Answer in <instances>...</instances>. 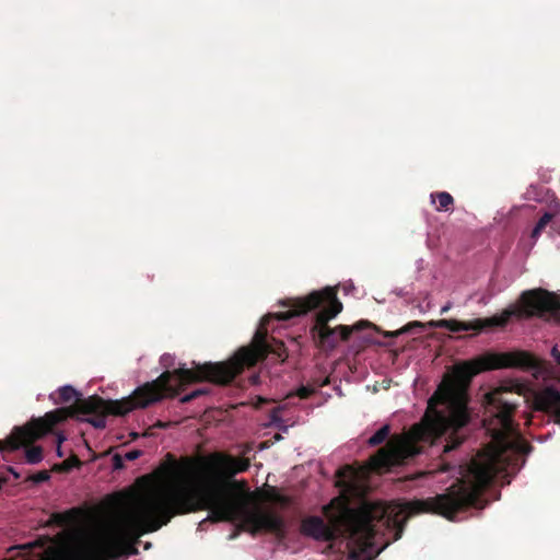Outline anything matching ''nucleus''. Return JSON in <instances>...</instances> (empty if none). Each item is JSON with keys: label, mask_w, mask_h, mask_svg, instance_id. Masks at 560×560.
Segmentation results:
<instances>
[{"label": "nucleus", "mask_w": 560, "mask_h": 560, "mask_svg": "<svg viewBox=\"0 0 560 560\" xmlns=\"http://www.w3.org/2000/svg\"><path fill=\"white\" fill-rule=\"evenodd\" d=\"M523 385L505 382L485 395L482 425L490 435V443L479 451L469 463L460 466V478L443 493L410 501L404 505L363 503L349 509L343 518L348 534V560H373L375 536L385 530L394 533V540L401 538L406 523L412 515L432 513L454 521L456 515L469 508L483 509V493L495 477L506 470L509 452L527 454L532 446L521 435L514 422Z\"/></svg>", "instance_id": "nucleus-1"}, {"label": "nucleus", "mask_w": 560, "mask_h": 560, "mask_svg": "<svg viewBox=\"0 0 560 560\" xmlns=\"http://www.w3.org/2000/svg\"><path fill=\"white\" fill-rule=\"evenodd\" d=\"M538 362L526 351L488 353L457 364L451 375L445 376L430 397L428 409L419 423L409 431L392 436L386 445L370 458V469L387 470L415 458L427 448L434 454L441 447L443 456L457 448L467 438V425L471 422L468 408V388L475 375L505 368L535 369ZM451 464L445 457L434 469L447 471Z\"/></svg>", "instance_id": "nucleus-2"}, {"label": "nucleus", "mask_w": 560, "mask_h": 560, "mask_svg": "<svg viewBox=\"0 0 560 560\" xmlns=\"http://www.w3.org/2000/svg\"><path fill=\"white\" fill-rule=\"evenodd\" d=\"M177 395L178 388L174 383V373L168 370L152 382L139 386L130 396L119 400H105L97 395L81 398L72 386L66 385L58 390V402L74 400L73 405L49 411L42 418L31 420L23 428H18L7 443L12 450L32 443L49 433L55 425L65 421L68 417H74L78 413L90 416L82 420L92 424L95 429H104L107 415L125 416L135 409L145 408L158 402L164 397H175Z\"/></svg>", "instance_id": "nucleus-3"}, {"label": "nucleus", "mask_w": 560, "mask_h": 560, "mask_svg": "<svg viewBox=\"0 0 560 560\" xmlns=\"http://www.w3.org/2000/svg\"><path fill=\"white\" fill-rule=\"evenodd\" d=\"M269 320L266 316L261 320V326L255 332L253 343L247 347L240 348L234 355L223 362H207L203 364H195V368L187 369L185 366L173 370L174 383L178 393L187 384L208 381L218 385H228L240 375L245 368H253L259 361L266 359L269 353L276 354L284 361L287 358L284 343L280 340L272 339L268 341L267 328L265 327Z\"/></svg>", "instance_id": "nucleus-4"}, {"label": "nucleus", "mask_w": 560, "mask_h": 560, "mask_svg": "<svg viewBox=\"0 0 560 560\" xmlns=\"http://www.w3.org/2000/svg\"><path fill=\"white\" fill-rule=\"evenodd\" d=\"M289 310L276 313L278 320H289L293 317L305 315L308 312L320 308L315 314V323L310 332L315 345L325 351L334 350L340 341H348L351 334L359 331L372 324L368 320H359L352 326L338 325L329 326V320L335 318L342 311V303L337 296L334 288L327 287L319 291H313L306 296L296 298L283 302Z\"/></svg>", "instance_id": "nucleus-5"}, {"label": "nucleus", "mask_w": 560, "mask_h": 560, "mask_svg": "<svg viewBox=\"0 0 560 560\" xmlns=\"http://www.w3.org/2000/svg\"><path fill=\"white\" fill-rule=\"evenodd\" d=\"M518 305L511 306L502 312L500 316L478 318L470 322L457 319H440L431 325L438 328L447 329L451 332L475 330L481 331L488 327H504L511 317L530 318L545 317L547 314L556 320L560 319V296L545 289L538 288L524 291L518 299Z\"/></svg>", "instance_id": "nucleus-6"}, {"label": "nucleus", "mask_w": 560, "mask_h": 560, "mask_svg": "<svg viewBox=\"0 0 560 560\" xmlns=\"http://www.w3.org/2000/svg\"><path fill=\"white\" fill-rule=\"evenodd\" d=\"M533 406L535 410L552 417L556 423L560 421V392L556 387L547 386L537 390L533 396Z\"/></svg>", "instance_id": "nucleus-7"}, {"label": "nucleus", "mask_w": 560, "mask_h": 560, "mask_svg": "<svg viewBox=\"0 0 560 560\" xmlns=\"http://www.w3.org/2000/svg\"><path fill=\"white\" fill-rule=\"evenodd\" d=\"M301 534L318 541H332L336 530L319 516H307L301 522Z\"/></svg>", "instance_id": "nucleus-8"}, {"label": "nucleus", "mask_w": 560, "mask_h": 560, "mask_svg": "<svg viewBox=\"0 0 560 560\" xmlns=\"http://www.w3.org/2000/svg\"><path fill=\"white\" fill-rule=\"evenodd\" d=\"M549 228L548 234L553 237L560 235V203L556 202L549 211H546L535 224L530 237L537 240L541 233Z\"/></svg>", "instance_id": "nucleus-9"}, {"label": "nucleus", "mask_w": 560, "mask_h": 560, "mask_svg": "<svg viewBox=\"0 0 560 560\" xmlns=\"http://www.w3.org/2000/svg\"><path fill=\"white\" fill-rule=\"evenodd\" d=\"M19 427H15L12 431V433L5 439V440H0V452H12V451H15V450H19L20 446L18 448H10L7 441L13 435L14 431L18 429ZM35 441H33L32 443H27V444H24V445H21V447H27L26 451H25V458H26V462L28 464H38L43 460V448L40 446H30L34 443Z\"/></svg>", "instance_id": "nucleus-10"}, {"label": "nucleus", "mask_w": 560, "mask_h": 560, "mask_svg": "<svg viewBox=\"0 0 560 560\" xmlns=\"http://www.w3.org/2000/svg\"><path fill=\"white\" fill-rule=\"evenodd\" d=\"M75 516L77 511L74 509L61 513L56 512L50 515V517L47 521V525L56 527H66L73 523Z\"/></svg>", "instance_id": "nucleus-11"}, {"label": "nucleus", "mask_w": 560, "mask_h": 560, "mask_svg": "<svg viewBox=\"0 0 560 560\" xmlns=\"http://www.w3.org/2000/svg\"><path fill=\"white\" fill-rule=\"evenodd\" d=\"M431 199L432 202H435V200L439 201V206L436 207L438 211H450L454 205V198L446 191L432 192Z\"/></svg>", "instance_id": "nucleus-12"}, {"label": "nucleus", "mask_w": 560, "mask_h": 560, "mask_svg": "<svg viewBox=\"0 0 560 560\" xmlns=\"http://www.w3.org/2000/svg\"><path fill=\"white\" fill-rule=\"evenodd\" d=\"M390 433V427L388 424L383 425L380 428L369 440L368 444L370 446H377L381 445L383 442H385Z\"/></svg>", "instance_id": "nucleus-13"}, {"label": "nucleus", "mask_w": 560, "mask_h": 560, "mask_svg": "<svg viewBox=\"0 0 560 560\" xmlns=\"http://www.w3.org/2000/svg\"><path fill=\"white\" fill-rule=\"evenodd\" d=\"M267 499L283 506L287 508L291 504V498L284 494H281L277 488L270 487L267 491Z\"/></svg>", "instance_id": "nucleus-14"}, {"label": "nucleus", "mask_w": 560, "mask_h": 560, "mask_svg": "<svg viewBox=\"0 0 560 560\" xmlns=\"http://www.w3.org/2000/svg\"><path fill=\"white\" fill-rule=\"evenodd\" d=\"M80 465H81V462L78 458V456H75V455H72L71 457L67 458L61 464L62 469L66 470V471H69L73 467H79Z\"/></svg>", "instance_id": "nucleus-15"}, {"label": "nucleus", "mask_w": 560, "mask_h": 560, "mask_svg": "<svg viewBox=\"0 0 560 560\" xmlns=\"http://www.w3.org/2000/svg\"><path fill=\"white\" fill-rule=\"evenodd\" d=\"M315 392L316 389L312 386H301L296 390V396L301 399H306L311 397Z\"/></svg>", "instance_id": "nucleus-16"}, {"label": "nucleus", "mask_w": 560, "mask_h": 560, "mask_svg": "<svg viewBox=\"0 0 560 560\" xmlns=\"http://www.w3.org/2000/svg\"><path fill=\"white\" fill-rule=\"evenodd\" d=\"M207 394V390L206 389H196V390H192L191 393L183 396L180 398V402L182 404H187V402H190L191 400L196 399L197 397L201 396V395H205Z\"/></svg>", "instance_id": "nucleus-17"}, {"label": "nucleus", "mask_w": 560, "mask_h": 560, "mask_svg": "<svg viewBox=\"0 0 560 560\" xmlns=\"http://www.w3.org/2000/svg\"><path fill=\"white\" fill-rule=\"evenodd\" d=\"M124 460L125 458L119 455V454H115L112 458V462H113V468L115 470H119V469H122L124 468Z\"/></svg>", "instance_id": "nucleus-18"}, {"label": "nucleus", "mask_w": 560, "mask_h": 560, "mask_svg": "<svg viewBox=\"0 0 560 560\" xmlns=\"http://www.w3.org/2000/svg\"><path fill=\"white\" fill-rule=\"evenodd\" d=\"M49 474L46 470L38 471L36 475L33 476V481L35 482H44L49 479Z\"/></svg>", "instance_id": "nucleus-19"}, {"label": "nucleus", "mask_w": 560, "mask_h": 560, "mask_svg": "<svg viewBox=\"0 0 560 560\" xmlns=\"http://www.w3.org/2000/svg\"><path fill=\"white\" fill-rule=\"evenodd\" d=\"M142 452L140 450H132L125 454L124 458L126 460H135L141 456Z\"/></svg>", "instance_id": "nucleus-20"}, {"label": "nucleus", "mask_w": 560, "mask_h": 560, "mask_svg": "<svg viewBox=\"0 0 560 560\" xmlns=\"http://www.w3.org/2000/svg\"><path fill=\"white\" fill-rule=\"evenodd\" d=\"M346 474H348L350 478H355L358 472L352 467L346 466L342 470H339V476H345Z\"/></svg>", "instance_id": "nucleus-21"}, {"label": "nucleus", "mask_w": 560, "mask_h": 560, "mask_svg": "<svg viewBox=\"0 0 560 560\" xmlns=\"http://www.w3.org/2000/svg\"><path fill=\"white\" fill-rule=\"evenodd\" d=\"M413 327L422 328V327H423V324H422V323H420V322H417V320H416V322H411V323L407 324V325H406V326H405V327H404V328H402L398 334H400V332H407V331H409V330H410L411 328H413Z\"/></svg>", "instance_id": "nucleus-22"}, {"label": "nucleus", "mask_w": 560, "mask_h": 560, "mask_svg": "<svg viewBox=\"0 0 560 560\" xmlns=\"http://www.w3.org/2000/svg\"><path fill=\"white\" fill-rule=\"evenodd\" d=\"M551 357L555 359L557 364L560 365V351L556 346L551 349Z\"/></svg>", "instance_id": "nucleus-23"}, {"label": "nucleus", "mask_w": 560, "mask_h": 560, "mask_svg": "<svg viewBox=\"0 0 560 560\" xmlns=\"http://www.w3.org/2000/svg\"><path fill=\"white\" fill-rule=\"evenodd\" d=\"M62 440H63V438L59 436V439H58L59 444H58V447H57V455H58L59 457H62V456H63V454H62V452H61V447H60V444H61Z\"/></svg>", "instance_id": "nucleus-24"}, {"label": "nucleus", "mask_w": 560, "mask_h": 560, "mask_svg": "<svg viewBox=\"0 0 560 560\" xmlns=\"http://www.w3.org/2000/svg\"><path fill=\"white\" fill-rule=\"evenodd\" d=\"M452 307V304L448 302L447 304H445L442 308H441V313L444 314L446 312H448Z\"/></svg>", "instance_id": "nucleus-25"}, {"label": "nucleus", "mask_w": 560, "mask_h": 560, "mask_svg": "<svg viewBox=\"0 0 560 560\" xmlns=\"http://www.w3.org/2000/svg\"><path fill=\"white\" fill-rule=\"evenodd\" d=\"M277 415H278V410L277 409L272 410V413H271L272 421L277 420Z\"/></svg>", "instance_id": "nucleus-26"}, {"label": "nucleus", "mask_w": 560, "mask_h": 560, "mask_svg": "<svg viewBox=\"0 0 560 560\" xmlns=\"http://www.w3.org/2000/svg\"><path fill=\"white\" fill-rule=\"evenodd\" d=\"M155 425H156L158 428H163V429H164V428H166V424H165V423H163V422H161V421H159Z\"/></svg>", "instance_id": "nucleus-27"}, {"label": "nucleus", "mask_w": 560, "mask_h": 560, "mask_svg": "<svg viewBox=\"0 0 560 560\" xmlns=\"http://www.w3.org/2000/svg\"><path fill=\"white\" fill-rule=\"evenodd\" d=\"M9 470H10V471L15 476V478H19V477H20V475H19V474H16V472L13 470V468H12V467H10V468H9Z\"/></svg>", "instance_id": "nucleus-28"}, {"label": "nucleus", "mask_w": 560, "mask_h": 560, "mask_svg": "<svg viewBox=\"0 0 560 560\" xmlns=\"http://www.w3.org/2000/svg\"><path fill=\"white\" fill-rule=\"evenodd\" d=\"M167 359H168V358H167V357H165V355H164V357H162V359H161V362H162L165 366H166L165 361H166Z\"/></svg>", "instance_id": "nucleus-29"}, {"label": "nucleus", "mask_w": 560, "mask_h": 560, "mask_svg": "<svg viewBox=\"0 0 560 560\" xmlns=\"http://www.w3.org/2000/svg\"><path fill=\"white\" fill-rule=\"evenodd\" d=\"M80 413H78L77 416H74L73 418H77V420H80V417H78Z\"/></svg>", "instance_id": "nucleus-30"}, {"label": "nucleus", "mask_w": 560, "mask_h": 560, "mask_svg": "<svg viewBox=\"0 0 560 560\" xmlns=\"http://www.w3.org/2000/svg\"><path fill=\"white\" fill-rule=\"evenodd\" d=\"M558 424H560V421L558 422Z\"/></svg>", "instance_id": "nucleus-31"}]
</instances>
